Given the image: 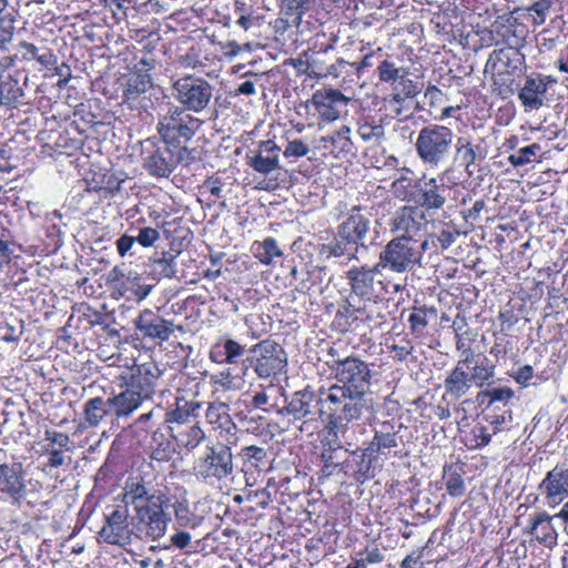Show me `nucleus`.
<instances>
[{"instance_id": "3c124183", "label": "nucleus", "mask_w": 568, "mask_h": 568, "mask_svg": "<svg viewBox=\"0 0 568 568\" xmlns=\"http://www.w3.org/2000/svg\"><path fill=\"white\" fill-rule=\"evenodd\" d=\"M323 272L324 268L318 266L308 268L306 271V278H301L296 288L303 293L310 292L317 283L322 282Z\"/></svg>"}, {"instance_id": "c756f323", "label": "nucleus", "mask_w": 568, "mask_h": 568, "mask_svg": "<svg viewBox=\"0 0 568 568\" xmlns=\"http://www.w3.org/2000/svg\"><path fill=\"white\" fill-rule=\"evenodd\" d=\"M412 243H416L412 235L393 236V268L402 271L414 260Z\"/></svg>"}, {"instance_id": "a19ab883", "label": "nucleus", "mask_w": 568, "mask_h": 568, "mask_svg": "<svg viewBox=\"0 0 568 568\" xmlns=\"http://www.w3.org/2000/svg\"><path fill=\"white\" fill-rule=\"evenodd\" d=\"M248 165L256 172L267 175L278 168V155H264L263 151L247 154Z\"/></svg>"}, {"instance_id": "a18cd8bd", "label": "nucleus", "mask_w": 568, "mask_h": 568, "mask_svg": "<svg viewBox=\"0 0 568 568\" xmlns=\"http://www.w3.org/2000/svg\"><path fill=\"white\" fill-rule=\"evenodd\" d=\"M173 508L174 516L180 526L194 528L200 525L201 518L190 510L185 501H176Z\"/></svg>"}, {"instance_id": "b1692460", "label": "nucleus", "mask_w": 568, "mask_h": 568, "mask_svg": "<svg viewBox=\"0 0 568 568\" xmlns=\"http://www.w3.org/2000/svg\"><path fill=\"white\" fill-rule=\"evenodd\" d=\"M554 516L539 511L530 516L529 534L544 546L551 548L557 545V531L551 524Z\"/></svg>"}, {"instance_id": "bf43d9fd", "label": "nucleus", "mask_w": 568, "mask_h": 568, "mask_svg": "<svg viewBox=\"0 0 568 568\" xmlns=\"http://www.w3.org/2000/svg\"><path fill=\"white\" fill-rule=\"evenodd\" d=\"M292 64L300 73H305L311 78H320L322 75H326L327 73H331L328 70L326 72L316 71L315 70V62H308L304 61L302 59H295L292 60Z\"/></svg>"}, {"instance_id": "7ed1b4c3", "label": "nucleus", "mask_w": 568, "mask_h": 568, "mask_svg": "<svg viewBox=\"0 0 568 568\" xmlns=\"http://www.w3.org/2000/svg\"><path fill=\"white\" fill-rule=\"evenodd\" d=\"M453 142L454 133L449 128L430 124L419 131L415 145L422 161L432 169H438L449 162Z\"/></svg>"}, {"instance_id": "09e8293b", "label": "nucleus", "mask_w": 568, "mask_h": 568, "mask_svg": "<svg viewBox=\"0 0 568 568\" xmlns=\"http://www.w3.org/2000/svg\"><path fill=\"white\" fill-rule=\"evenodd\" d=\"M384 118L381 116L378 121H365L358 128V133L364 140L371 139H384L385 138V126H384Z\"/></svg>"}, {"instance_id": "dca6fc26", "label": "nucleus", "mask_w": 568, "mask_h": 568, "mask_svg": "<svg viewBox=\"0 0 568 568\" xmlns=\"http://www.w3.org/2000/svg\"><path fill=\"white\" fill-rule=\"evenodd\" d=\"M286 409L295 419L304 418L307 422L316 420L324 414L329 417L325 397L321 398L308 390L296 393L286 406Z\"/></svg>"}, {"instance_id": "774afa93", "label": "nucleus", "mask_w": 568, "mask_h": 568, "mask_svg": "<svg viewBox=\"0 0 568 568\" xmlns=\"http://www.w3.org/2000/svg\"><path fill=\"white\" fill-rule=\"evenodd\" d=\"M45 439L49 440L50 443L52 444H55L59 448L58 449H67L69 450V445H70V438L67 434L64 433H59V432H47L45 433Z\"/></svg>"}, {"instance_id": "e2e57ef3", "label": "nucleus", "mask_w": 568, "mask_h": 568, "mask_svg": "<svg viewBox=\"0 0 568 568\" xmlns=\"http://www.w3.org/2000/svg\"><path fill=\"white\" fill-rule=\"evenodd\" d=\"M10 231L6 227H0V267L3 263H8L11 250L9 247Z\"/></svg>"}, {"instance_id": "473e14b6", "label": "nucleus", "mask_w": 568, "mask_h": 568, "mask_svg": "<svg viewBox=\"0 0 568 568\" xmlns=\"http://www.w3.org/2000/svg\"><path fill=\"white\" fill-rule=\"evenodd\" d=\"M84 422L88 426H98L103 418L111 416L109 409V397L103 399L102 397H93L85 402L83 406Z\"/></svg>"}, {"instance_id": "f704fd0d", "label": "nucleus", "mask_w": 568, "mask_h": 568, "mask_svg": "<svg viewBox=\"0 0 568 568\" xmlns=\"http://www.w3.org/2000/svg\"><path fill=\"white\" fill-rule=\"evenodd\" d=\"M205 418L210 424L227 432L235 427L225 403H211L206 408Z\"/></svg>"}, {"instance_id": "423d86ee", "label": "nucleus", "mask_w": 568, "mask_h": 568, "mask_svg": "<svg viewBox=\"0 0 568 568\" xmlns=\"http://www.w3.org/2000/svg\"><path fill=\"white\" fill-rule=\"evenodd\" d=\"M368 231V220L358 212L353 213L338 229V234L333 242L324 244L322 252L348 260L356 257L358 245L365 246L364 239Z\"/></svg>"}, {"instance_id": "c9c22d12", "label": "nucleus", "mask_w": 568, "mask_h": 568, "mask_svg": "<svg viewBox=\"0 0 568 568\" xmlns=\"http://www.w3.org/2000/svg\"><path fill=\"white\" fill-rule=\"evenodd\" d=\"M349 132V128L343 125L333 134L322 136L321 142L323 143V148L329 150L331 153L347 152L352 145Z\"/></svg>"}, {"instance_id": "9d476101", "label": "nucleus", "mask_w": 568, "mask_h": 568, "mask_svg": "<svg viewBox=\"0 0 568 568\" xmlns=\"http://www.w3.org/2000/svg\"><path fill=\"white\" fill-rule=\"evenodd\" d=\"M168 505L138 506L135 508V537L143 536L152 540L160 539L166 532L171 516L165 511Z\"/></svg>"}, {"instance_id": "f257e3e1", "label": "nucleus", "mask_w": 568, "mask_h": 568, "mask_svg": "<svg viewBox=\"0 0 568 568\" xmlns=\"http://www.w3.org/2000/svg\"><path fill=\"white\" fill-rule=\"evenodd\" d=\"M327 365L335 374L337 384L327 389L325 403L329 414V429L335 436L344 434L348 423L358 419L366 406L364 398L368 385L369 369L366 363L355 357L337 358L331 347Z\"/></svg>"}, {"instance_id": "338daca9", "label": "nucleus", "mask_w": 568, "mask_h": 568, "mask_svg": "<svg viewBox=\"0 0 568 568\" xmlns=\"http://www.w3.org/2000/svg\"><path fill=\"white\" fill-rule=\"evenodd\" d=\"M48 463L47 465L51 468H58L67 464V460L70 463L71 458L65 457L62 453V449L52 448L48 450Z\"/></svg>"}, {"instance_id": "ddd939ff", "label": "nucleus", "mask_w": 568, "mask_h": 568, "mask_svg": "<svg viewBox=\"0 0 568 568\" xmlns=\"http://www.w3.org/2000/svg\"><path fill=\"white\" fill-rule=\"evenodd\" d=\"M129 511L126 508L113 509L105 516V524L99 531L100 537L110 545L125 546L131 544L132 537L135 536V526L130 527Z\"/></svg>"}, {"instance_id": "79ce46f5", "label": "nucleus", "mask_w": 568, "mask_h": 568, "mask_svg": "<svg viewBox=\"0 0 568 568\" xmlns=\"http://www.w3.org/2000/svg\"><path fill=\"white\" fill-rule=\"evenodd\" d=\"M280 12L293 17L295 24H300L303 16L310 9L311 0H277Z\"/></svg>"}, {"instance_id": "20e7f679", "label": "nucleus", "mask_w": 568, "mask_h": 568, "mask_svg": "<svg viewBox=\"0 0 568 568\" xmlns=\"http://www.w3.org/2000/svg\"><path fill=\"white\" fill-rule=\"evenodd\" d=\"M201 121L185 109L168 103V109L159 115L156 130L163 143L180 146L189 142L200 129Z\"/></svg>"}, {"instance_id": "72a5a7b5", "label": "nucleus", "mask_w": 568, "mask_h": 568, "mask_svg": "<svg viewBox=\"0 0 568 568\" xmlns=\"http://www.w3.org/2000/svg\"><path fill=\"white\" fill-rule=\"evenodd\" d=\"M352 292L363 298L367 300L371 283L374 278V268H352L347 273Z\"/></svg>"}, {"instance_id": "e433bc0d", "label": "nucleus", "mask_w": 568, "mask_h": 568, "mask_svg": "<svg viewBox=\"0 0 568 568\" xmlns=\"http://www.w3.org/2000/svg\"><path fill=\"white\" fill-rule=\"evenodd\" d=\"M151 85L149 75L146 74H134L129 78L126 87L124 89V103L134 105L136 100L145 93L146 89Z\"/></svg>"}, {"instance_id": "680f3d73", "label": "nucleus", "mask_w": 568, "mask_h": 568, "mask_svg": "<svg viewBox=\"0 0 568 568\" xmlns=\"http://www.w3.org/2000/svg\"><path fill=\"white\" fill-rule=\"evenodd\" d=\"M483 394L489 398V404L494 402H507L514 396L513 389L506 386L487 389Z\"/></svg>"}, {"instance_id": "7c9ffc66", "label": "nucleus", "mask_w": 568, "mask_h": 568, "mask_svg": "<svg viewBox=\"0 0 568 568\" xmlns=\"http://www.w3.org/2000/svg\"><path fill=\"white\" fill-rule=\"evenodd\" d=\"M419 211L414 206H403L397 210L393 220V233L403 232L402 235H414L418 231Z\"/></svg>"}, {"instance_id": "864d4df0", "label": "nucleus", "mask_w": 568, "mask_h": 568, "mask_svg": "<svg viewBox=\"0 0 568 568\" xmlns=\"http://www.w3.org/2000/svg\"><path fill=\"white\" fill-rule=\"evenodd\" d=\"M171 10V4L168 0H146L139 6L141 13L165 14Z\"/></svg>"}, {"instance_id": "6e6552de", "label": "nucleus", "mask_w": 568, "mask_h": 568, "mask_svg": "<svg viewBox=\"0 0 568 568\" xmlns=\"http://www.w3.org/2000/svg\"><path fill=\"white\" fill-rule=\"evenodd\" d=\"M213 85L201 77L185 75L172 84V95L186 112L202 113L211 104Z\"/></svg>"}, {"instance_id": "603ef678", "label": "nucleus", "mask_w": 568, "mask_h": 568, "mask_svg": "<svg viewBox=\"0 0 568 568\" xmlns=\"http://www.w3.org/2000/svg\"><path fill=\"white\" fill-rule=\"evenodd\" d=\"M173 149V160H174V169L178 164H182L184 166H189L193 162L196 161L197 151L195 149H189L184 144L180 146H172Z\"/></svg>"}, {"instance_id": "f3484780", "label": "nucleus", "mask_w": 568, "mask_h": 568, "mask_svg": "<svg viewBox=\"0 0 568 568\" xmlns=\"http://www.w3.org/2000/svg\"><path fill=\"white\" fill-rule=\"evenodd\" d=\"M349 99L339 90L323 89L313 93L308 101L318 113L322 121L331 123L339 118L341 109L345 108Z\"/></svg>"}, {"instance_id": "c85d7f7f", "label": "nucleus", "mask_w": 568, "mask_h": 568, "mask_svg": "<svg viewBox=\"0 0 568 568\" xmlns=\"http://www.w3.org/2000/svg\"><path fill=\"white\" fill-rule=\"evenodd\" d=\"M417 189L416 176L408 169L393 171V196L406 201L415 196Z\"/></svg>"}, {"instance_id": "49530a36", "label": "nucleus", "mask_w": 568, "mask_h": 568, "mask_svg": "<svg viewBox=\"0 0 568 568\" xmlns=\"http://www.w3.org/2000/svg\"><path fill=\"white\" fill-rule=\"evenodd\" d=\"M342 455H344V449H342L341 447L325 449L322 453V458L324 460L323 471L327 476L335 474V470H337V474L342 473L341 471V464H342V459H343Z\"/></svg>"}, {"instance_id": "5fc2aeb1", "label": "nucleus", "mask_w": 568, "mask_h": 568, "mask_svg": "<svg viewBox=\"0 0 568 568\" xmlns=\"http://www.w3.org/2000/svg\"><path fill=\"white\" fill-rule=\"evenodd\" d=\"M241 455L245 462L251 463L254 467H258V464L266 458L267 453L263 447L252 445L243 447Z\"/></svg>"}, {"instance_id": "58836bf2", "label": "nucleus", "mask_w": 568, "mask_h": 568, "mask_svg": "<svg viewBox=\"0 0 568 568\" xmlns=\"http://www.w3.org/2000/svg\"><path fill=\"white\" fill-rule=\"evenodd\" d=\"M560 3L561 0H529L525 10L531 16L535 26H541L546 22L555 6Z\"/></svg>"}, {"instance_id": "37998d69", "label": "nucleus", "mask_w": 568, "mask_h": 568, "mask_svg": "<svg viewBox=\"0 0 568 568\" xmlns=\"http://www.w3.org/2000/svg\"><path fill=\"white\" fill-rule=\"evenodd\" d=\"M417 129V121L412 116V111L403 119L393 122V132L400 139L404 144H410Z\"/></svg>"}, {"instance_id": "1a4fd4ad", "label": "nucleus", "mask_w": 568, "mask_h": 568, "mask_svg": "<svg viewBox=\"0 0 568 568\" xmlns=\"http://www.w3.org/2000/svg\"><path fill=\"white\" fill-rule=\"evenodd\" d=\"M123 501L125 505L156 506L168 505L169 497L161 485L145 476L129 477L123 488Z\"/></svg>"}, {"instance_id": "4be33fe9", "label": "nucleus", "mask_w": 568, "mask_h": 568, "mask_svg": "<svg viewBox=\"0 0 568 568\" xmlns=\"http://www.w3.org/2000/svg\"><path fill=\"white\" fill-rule=\"evenodd\" d=\"M390 263V242H388L381 253V262L374 267V278L371 283L367 300L378 302H388V285L387 276L382 273V268H386Z\"/></svg>"}, {"instance_id": "2f4dec72", "label": "nucleus", "mask_w": 568, "mask_h": 568, "mask_svg": "<svg viewBox=\"0 0 568 568\" xmlns=\"http://www.w3.org/2000/svg\"><path fill=\"white\" fill-rule=\"evenodd\" d=\"M468 369V377L473 385L477 387H484L489 385L491 378L495 376V365H493L488 357L481 356L477 361L473 362Z\"/></svg>"}, {"instance_id": "f03ea898", "label": "nucleus", "mask_w": 568, "mask_h": 568, "mask_svg": "<svg viewBox=\"0 0 568 568\" xmlns=\"http://www.w3.org/2000/svg\"><path fill=\"white\" fill-rule=\"evenodd\" d=\"M389 449L390 435L376 430L367 448L353 452L344 449L345 456L342 459L341 471L346 478L363 484L382 471L388 459Z\"/></svg>"}, {"instance_id": "393cba45", "label": "nucleus", "mask_w": 568, "mask_h": 568, "mask_svg": "<svg viewBox=\"0 0 568 568\" xmlns=\"http://www.w3.org/2000/svg\"><path fill=\"white\" fill-rule=\"evenodd\" d=\"M517 55L518 52L513 48L494 50L489 55L485 65V72L490 70L495 85L507 83L508 79L505 77V70L510 67Z\"/></svg>"}, {"instance_id": "c03bdc74", "label": "nucleus", "mask_w": 568, "mask_h": 568, "mask_svg": "<svg viewBox=\"0 0 568 568\" xmlns=\"http://www.w3.org/2000/svg\"><path fill=\"white\" fill-rule=\"evenodd\" d=\"M223 349L225 355L223 362H225L229 365H243V361L245 359L243 358L245 353L244 346H242L234 339H226L223 344ZM241 372H243V366L241 367ZM235 376H242V373H236Z\"/></svg>"}, {"instance_id": "ea45409f", "label": "nucleus", "mask_w": 568, "mask_h": 568, "mask_svg": "<svg viewBox=\"0 0 568 568\" xmlns=\"http://www.w3.org/2000/svg\"><path fill=\"white\" fill-rule=\"evenodd\" d=\"M447 189L444 185H437L435 179H432L423 193V205L426 209H440L446 202Z\"/></svg>"}, {"instance_id": "a211bd4d", "label": "nucleus", "mask_w": 568, "mask_h": 568, "mask_svg": "<svg viewBox=\"0 0 568 568\" xmlns=\"http://www.w3.org/2000/svg\"><path fill=\"white\" fill-rule=\"evenodd\" d=\"M557 80L551 75L535 73L526 78L523 88L518 93L526 111L538 110L545 102V95L550 84Z\"/></svg>"}, {"instance_id": "4468645a", "label": "nucleus", "mask_w": 568, "mask_h": 568, "mask_svg": "<svg viewBox=\"0 0 568 568\" xmlns=\"http://www.w3.org/2000/svg\"><path fill=\"white\" fill-rule=\"evenodd\" d=\"M134 326L143 338L160 342L169 341L175 328L183 331L181 325L176 326L173 321L163 318L150 308L140 312L134 320Z\"/></svg>"}, {"instance_id": "0eeeda50", "label": "nucleus", "mask_w": 568, "mask_h": 568, "mask_svg": "<svg viewBox=\"0 0 568 568\" xmlns=\"http://www.w3.org/2000/svg\"><path fill=\"white\" fill-rule=\"evenodd\" d=\"M234 473L231 447L224 444L207 446L194 465V474L207 484L222 481Z\"/></svg>"}, {"instance_id": "412c9836", "label": "nucleus", "mask_w": 568, "mask_h": 568, "mask_svg": "<svg viewBox=\"0 0 568 568\" xmlns=\"http://www.w3.org/2000/svg\"><path fill=\"white\" fill-rule=\"evenodd\" d=\"M420 85L418 74L404 68L393 69V101H403L405 108L410 110L413 98L419 92Z\"/></svg>"}, {"instance_id": "a878e982", "label": "nucleus", "mask_w": 568, "mask_h": 568, "mask_svg": "<svg viewBox=\"0 0 568 568\" xmlns=\"http://www.w3.org/2000/svg\"><path fill=\"white\" fill-rule=\"evenodd\" d=\"M143 399L140 395L135 394V390L126 389L122 390L116 395L109 397V409L111 416L118 420L128 418L135 409H138Z\"/></svg>"}, {"instance_id": "69168bd1", "label": "nucleus", "mask_w": 568, "mask_h": 568, "mask_svg": "<svg viewBox=\"0 0 568 568\" xmlns=\"http://www.w3.org/2000/svg\"><path fill=\"white\" fill-rule=\"evenodd\" d=\"M19 327L17 328L16 326H13L12 324L10 323H7L6 324V334L1 337V339L6 343H12V342H18L22 334H23V322L22 321H19Z\"/></svg>"}, {"instance_id": "5701e85b", "label": "nucleus", "mask_w": 568, "mask_h": 568, "mask_svg": "<svg viewBox=\"0 0 568 568\" xmlns=\"http://www.w3.org/2000/svg\"><path fill=\"white\" fill-rule=\"evenodd\" d=\"M180 252L162 251L155 252L149 258V273L152 278L161 281L163 278H174L178 273L176 257Z\"/></svg>"}, {"instance_id": "2eb2a0df", "label": "nucleus", "mask_w": 568, "mask_h": 568, "mask_svg": "<svg viewBox=\"0 0 568 568\" xmlns=\"http://www.w3.org/2000/svg\"><path fill=\"white\" fill-rule=\"evenodd\" d=\"M29 77L21 70H1L0 72V104L17 108L26 95Z\"/></svg>"}, {"instance_id": "4d7b16f0", "label": "nucleus", "mask_w": 568, "mask_h": 568, "mask_svg": "<svg viewBox=\"0 0 568 568\" xmlns=\"http://www.w3.org/2000/svg\"><path fill=\"white\" fill-rule=\"evenodd\" d=\"M160 239V232L156 229L145 226L139 230L135 236L136 242L143 247H150Z\"/></svg>"}, {"instance_id": "6ab92c4d", "label": "nucleus", "mask_w": 568, "mask_h": 568, "mask_svg": "<svg viewBox=\"0 0 568 568\" xmlns=\"http://www.w3.org/2000/svg\"><path fill=\"white\" fill-rule=\"evenodd\" d=\"M548 504L558 505L568 497V467L557 465L549 470L539 485Z\"/></svg>"}, {"instance_id": "4c0bfd02", "label": "nucleus", "mask_w": 568, "mask_h": 568, "mask_svg": "<svg viewBox=\"0 0 568 568\" xmlns=\"http://www.w3.org/2000/svg\"><path fill=\"white\" fill-rule=\"evenodd\" d=\"M255 257L263 264L270 265L275 257L282 256L283 252L273 237H266L262 242L253 244Z\"/></svg>"}, {"instance_id": "cd10ccee", "label": "nucleus", "mask_w": 568, "mask_h": 568, "mask_svg": "<svg viewBox=\"0 0 568 568\" xmlns=\"http://www.w3.org/2000/svg\"><path fill=\"white\" fill-rule=\"evenodd\" d=\"M444 386L448 396L453 399H459L470 390L473 383L466 368L455 365L445 378Z\"/></svg>"}, {"instance_id": "13d9d810", "label": "nucleus", "mask_w": 568, "mask_h": 568, "mask_svg": "<svg viewBox=\"0 0 568 568\" xmlns=\"http://www.w3.org/2000/svg\"><path fill=\"white\" fill-rule=\"evenodd\" d=\"M446 488L450 496L459 497L465 494V483L460 475L450 474L446 480Z\"/></svg>"}, {"instance_id": "6e6d98bb", "label": "nucleus", "mask_w": 568, "mask_h": 568, "mask_svg": "<svg viewBox=\"0 0 568 568\" xmlns=\"http://www.w3.org/2000/svg\"><path fill=\"white\" fill-rule=\"evenodd\" d=\"M173 449L171 443L166 439L158 443L155 447L151 446L150 458L158 462H168L172 456Z\"/></svg>"}, {"instance_id": "8fccbe9b", "label": "nucleus", "mask_w": 568, "mask_h": 568, "mask_svg": "<svg viewBox=\"0 0 568 568\" xmlns=\"http://www.w3.org/2000/svg\"><path fill=\"white\" fill-rule=\"evenodd\" d=\"M456 152L460 163L465 166L468 173L471 174L469 168L475 163L477 159V154L473 145L467 140L460 138L456 144Z\"/></svg>"}, {"instance_id": "aec40b11", "label": "nucleus", "mask_w": 568, "mask_h": 568, "mask_svg": "<svg viewBox=\"0 0 568 568\" xmlns=\"http://www.w3.org/2000/svg\"><path fill=\"white\" fill-rule=\"evenodd\" d=\"M161 371L154 363L138 365L126 383L128 388L135 390L141 398L148 399L154 393Z\"/></svg>"}, {"instance_id": "9b49d317", "label": "nucleus", "mask_w": 568, "mask_h": 568, "mask_svg": "<svg viewBox=\"0 0 568 568\" xmlns=\"http://www.w3.org/2000/svg\"><path fill=\"white\" fill-rule=\"evenodd\" d=\"M143 168L155 178H168L174 171L173 149L153 139L144 141L142 149Z\"/></svg>"}, {"instance_id": "39448f33", "label": "nucleus", "mask_w": 568, "mask_h": 568, "mask_svg": "<svg viewBox=\"0 0 568 568\" xmlns=\"http://www.w3.org/2000/svg\"><path fill=\"white\" fill-rule=\"evenodd\" d=\"M243 361L242 377H245L250 367L263 379L278 375L286 366L284 349L272 339H264L253 345Z\"/></svg>"}, {"instance_id": "de8ad7c7", "label": "nucleus", "mask_w": 568, "mask_h": 568, "mask_svg": "<svg viewBox=\"0 0 568 568\" xmlns=\"http://www.w3.org/2000/svg\"><path fill=\"white\" fill-rule=\"evenodd\" d=\"M540 145L538 143H532L530 145L520 148L516 153H513L508 156V162L513 166H523L532 162V159L540 151Z\"/></svg>"}, {"instance_id": "052dcab7", "label": "nucleus", "mask_w": 568, "mask_h": 568, "mask_svg": "<svg viewBox=\"0 0 568 568\" xmlns=\"http://www.w3.org/2000/svg\"><path fill=\"white\" fill-rule=\"evenodd\" d=\"M310 149L307 144H305L302 140H293L290 141L284 150L285 158H301L305 156L308 153Z\"/></svg>"}, {"instance_id": "0e129e2a", "label": "nucleus", "mask_w": 568, "mask_h": 568, "mask_svg": "<svg viewBox=\"0 0 568 568\" xmlns=\"http://www.w3.org/2000/svg\"><path fill=\"white\" fill-rule=\"evenodd\" d=\"M405 317L407 318V322L410 324L412 329L415 332H418L419 329L426 326L425 316L419 312L412 311L406 314V311L403 310L400 313V320L404 321Z\"/></svg>"}, {"instance_id": "bb28decb", "label": "nucleus", "mask_w": 568, "mask_h": 568, "mask_svg": "<svg viewBox=\"0 0 568 568\" xmlns=\"http://www.w3.org/2000/svg\"><path fill=\"white\" fill-rule=\"evenodd\" d=\"M201 408V403L197 400H187L184 397L176 396L173 407L168 408L165 412L164 420L168 424H186L191 418H195Z\"/></svg>"}, {"instance_id": "f8f14e48", "label": "nucleus", "mask_w": 568, "mask_h": 568, "mask_svg": "<svg viewBox=\"0 0 568 568\" xmlns=\"http://www.w3.org/2000/svg\"><path fill=\"white\" fill-rule=\"evenodd\" d=\"M27 497L24 469L21 463L0 464V499L19 506Z\"/></svg>"}]
</instances>
